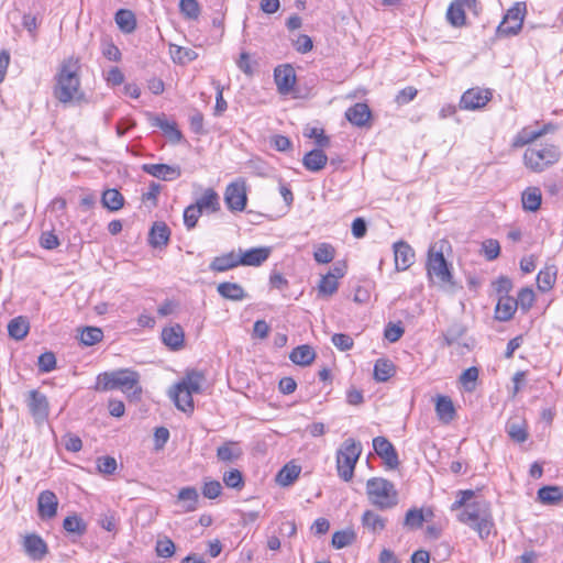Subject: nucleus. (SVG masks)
<instances>
[{"mask_svg":"<svg viewBox=\"0 0 563 563\" xmlns=\"http://www.w3.org/2000/svg\"><path fill=\"white\" fill-rule=\"evenodd\" d=\"M448 241L440 240L430 245L427 260V272L429 277L435 276L443 286H453L452 274L444 258V247Z\"/></svg>","mask_w":563,"mask_h":563,"instance_id":"5","label":"nucleus"},{"mask_svg":"<svg viewBox=\"0 0 563 563\" xmlns=\"http://www.w3.org/2000/svg\"><path fill=\"white\" fill-rule=\"evenodd\" d=\"M27 407L37 422L44 421L48 416V401L44 394L31 390L27 399Z\"/></svg>","mask_w":563,"mask_h":563,"instance_id":"15","label":"nucleus"},{"mask_svg":"<svg viewBox=\"0 0 563 563\" xmlns=\"http://www.w3.org/2000/svg\"><path fill=\"white\" fill-rule=\"evenodd\" d=\"M332 343L341 351H349L353 347V339L349 334L335 333L332 336Z\"/></svg>","mask_w":563,"mask_h":563,"instance_id":"64","label":"nucleus"},{"mask_svg":"<svg viewBox=\"0 0 563 563\" xmlns=\"http://www.w3.org/2000/svg\"><path fill=\"white\" fill-rule=\"evenodd\" d=\"M395 267L397 271L408 269L415 262V251L404 241L394 243Z\"/></svg>","mask_w":563,"mask_h":563,"instance_id":"16","label":"nucleus"},{"mask_svg":"<svg viewBox=\"0 0 563 563\" xmlns=\"http://www.w3.org/2000/svg\"><path fill=\"white\" fill-rule=\"evenodd\" d=\"M178 500L181 501L185 512L195 511L197 509L199 494L195 487H184L178 493Z\"/></svg>","mask_w":563,"mask_h":563,"instance_id":"34","label":"nucleus"},{"mask_svg":"<svg viewBox=\"0 0 563 563\" xmlns=\"http://www.w3.org/2000/svg\"><path fill=\"white\" fill-rule=\"evenodd\" d=\"M556 269L554 266H548L540 271L537 276L538 289L542 292L549 291L555 284Z\"/></svg>","mask_w":563,"mask_h":563,"instance_id":"38","label":"nucleus"},{"mask_svg":"<svg viewBox=\"0 0 563 563\" xmlns=\"http://www.w3.org/2000/svg\"><path fill=\"white\" fill-rule=\"evenodd\" d=\"M179 10L189 20H196L200 14V7L197 0H180Z\"/></svg>","mask_w":563,"mask_h":563,"instance_id":"51","label":"nucleus"},{"mask_svg":"<svg viewBox=\"0 0 563 563\" xmlns=\"http://www.w3.org/2000/svg\"><path fill=\"white\" fill-rule=\"evenodd\" d=\"M478 378V369L477 367H470L465 369L462 375L460 376L461 384L465 387L466 390H473L474 389V383Z\"/></svg>","mask_w":563,"mask_h":563,"instance_id":"59","label":"nucleus"},{"mask_svg":"<svg viewBox=\"0 0 563 563\" xmlns=\"http://www.w3.org/2000/svg\"><path fill=\"white\" fill-rule=\"evenodd\" d=\"M212 85L217 91L214 114L220 115L227 110L228 103L223 98V86L214 79L212 80Z\"/></svg>","mask_w":563,"mask_h":563,"instance_id":"63","label":"nucleus"},{"mask_svg":"<svg viewBox=\"0 0 563 563\" xmlns=\"http://www.w3.org/2000/svg\"><path fill=\"white\" fill-rule=\"evenodd\" d=\"M538 498L542 504H555L563 498L561 489L556 486H545L538 490Z\"/></svg>","mask_w":563,"mask_h":563,"instance_id":"44","label":"nucleus"},{"mask_svg":"<svg viewBox=\"0 0 563 563\" xmlns=\"http://www.w3.org/2000/svg\"><path fill=\"white\" fill-rule=\"evenodd\" d=\"M170 397L174 399L179 410L184 412H191L194 410L192 394L184 387H180L179 384L175 386L174 391H170Z\"/></svg>","mask_w":563,"mask_h":563,"instance_id":"28","label":"nucleus"},{"mask_svg":"<svg viewBox=\"0 0 563 563\" xmlns=\"http://www.w3.org/2000/svg\"><path fill=\"white\" fill-rule=\"evenodd\" d=\"M175 543L169 538L159 539L156 542V553L161 558H170L175 553Z\"/></svg>","mask_w":563,"mask_h":563,"instance_id":"57","label":"nucleus"},{"mask_svg":"<svg viewBox=\"0 0 563 563\" xmlns=\"http://www.w3.org/2000/svg\"><path fill=\"white\" fill-rule=\"evenodd\" d=\"M38 369L48 373L56 367V357L53 352H45L38 356Z\"/></svg>","mask_w":563,"mask_h":563,"instance_id":"61","label":"nucleus"},{"mask_svg":"<svg viewBox=\"0 0 563 563\" xmlns=\"http://www.w3.org/2000/svg\"><path fill=\"white\" fill-rule=\"evenodd\" d=\"M217 291L224 299L233 301H241L246 297L243 287L236 283H220L217 287Z\"/></svg>","mask_w":563,"mask_h":563,"instance_id":"29","label":"nucleus"},{"mask_svg":"<svg viewBox=\"0 0 563 563\" xmlns=\"http://www.w3.org/2000/svg\"><path fill=\"white\" fill-rule=\"evenodd\" d=\"M290 360L298 365H309L316 357L313 349L309 345H300L292 350Z\"/></svg>","mask_w":563,"mask_h":563,"instance_id":"37","label":"nucleus"},{"mask_svg":"<svg viewBox=\"0 0 563 563\" xmlns=\"http://www.w3.org/2000/svg\"><path fill=\"white\" fill-rule=\"evenodd\" d=\"M80 64L77 58L65 59L56 74L54 97L62 103L80 101L84 92L80 89Z\"/></svg>","mask_w":563,"mask_h":563,"instance_id":"1","label":"nucleus"},{"mask_svg":"<svg viewBox=\"0 0 563 563\" xmlns=\"http://www.w3.org/2000/svg\"><path fill=\"white\" fill-rule=\"evenodd\" d=\"M366 493L372 505L379 509H389L397 505V492L389 481L374 477L366 483Z\"/></svg>","mask_w":563,"mask_h":563,"instance_id":"6","label":"nucleus"},{"mask_svg":"<svg viewBox=\"0 0 563 563\" xmlns=\"http://www.w3.org/2000/svg\"><path fill=\"white\" fill-rule=\"evenodd\" d=\"M362 454V444L352 438L343 441L336 451L338 475L344 482H350L354 476L355 465Z\"/></svg>","mask_w":563,"mask_h":563,"instance_id":"4","label":"nucleus"},{"mask_svg":"<svg viewBox=\"0 0 563 563\" xmlns=\"http://www.w3.org/2000/svg\"><path fill=\"white\" fill-rule=\"evenodd\" d=\"M492 99L489 89L471 88L466 90L460 100V108L465 110H477L487 104Z\"/></svg>","mask_w":563,"mask_h":563,"instance_id":"10","label":"nucleus"},{"mask_svg":"<svg viewBox=\"0 0 563 563\" xmlns=\"http://www.w3.org/2000/svg\"><path fill=\"white\" fill-rule=\"evenodd\" d=\"M508 437L516 443H523L528 440V423L523 417L514 416L506 423Z\"/></svg>","mask_w":563,"mask_h":563,"instance_id":"17","label":"nucleus"},{"mask_svg":"<svg viewBox=\"0 0 563 563\" xmlns=\"http://www.w3.org/2000/svg\"><path fill=\"white\" fill-rule=\"evenodd\" d=\"M356 539V534L352 530L336 531L332 536V545L335 549H343L351 545Z\"/></svg>","mask_w":563,"mask_h":563,"instance_id":"48","label":"nucleus"},{"mask_svg":"<svg viewBox=\"0 0 563 563\" xmlns=\"http://www.w3.org/2000/svg\"><path fill=\"white\" fill-rule=\"evenodd\" d=\"M201 213H202V211L195 203L188 206L185 209L184 223L188 230H191L196 227Z\"/></svg>","mask_w":563,"mask_h":563,"instance_id":"55","label":"nucleus"},{"mask_svg":"<svg viewBox=\"0 0 563 563\" xmlns=\"http://www.w3.org/2000/svg\"><path fill=\"white\" fill-rule=\"evenodd\" d=\"M205 377L199 372H190L186 375V377L178 383L180 387H184L185 389L189 390L191 394H199L201 393V385Z\"/></svg>","mask_w":563,"mask_h":563,"instance_id":"42","label":"nucleus"},{"mask_svg":"<svg viewBox=\"0 0 563 563\" xmlns=\"http://www.w3.org/2000/svg\"><path fill=\"white\" fill-rule=\"evenodd\" d=\"M335 255L334 247L331 244L328 243H321L317 245L313 258L317 263L320 264H328L333 261Z\"/></svg>","mask_w":563,"mask_h":563,"instance_id":"46","label":"nucleus"},{"mask_svg":"<svg viewBox=\"0 0 563 563\" xmlns=\"http://www.w3.org/2000/svg\"><path fill=\"white\" fill-rule=\"evenodd\" d=\"M101 202L110 211H118L124 205V197L119 190L111 188L103 191Z\"/></svg>","mask_w":563,"mask_h":563,"instance_id":"36","label":"nucleus"},{"mask_svg":"<svg viewBox=\"0 0 563 563\" xmlns=\"http://www.w3.org/2000/svg\"><path fill=\"white\" fill-rule=\"evenodd\" d=\"M195 205L202 212H216L220 209L219 195L212 188H208L203 191L202 196L196 200Z\"/></svg>","mask_w":563,"mask_h":563,"instance_id":"31","label":"nucleus"},{"mask_svg":"<svg viewBox=\"0 0 563 563\" xmlns=\"http://www.w3.org/2000/svg\"><path fill=\"white\" fill-rule=\"evenodd\" d=\"M162 340L170 350L177 351L184 346L185 332L180 324L166 327L162 331Z\"/></svg>","mask_w":563,"mask_h":563,"instance_id":"20","label":"nucleus"},{"mask_svg":"<svg viewBox=\"0 0 563 563\" xmlns=\"http://www.w3.org/2000/svg\"><path fill=\"white\" fill-rule=\"evenodd\" d=\"M395 373L393 363L388 360L379 358L374 366V378L377 382L388 380Z\"/></svg>","mask_w":563,"mask_h":563,"instance_id":"41","label":"nucleus"},{"mask_svg":"<svg viewBox=\"0 0 563 563\" xmlns=\"http://www.w3.org/2000/svg\"><path fill=\"white\" fill-rule=\"evenodd\" d=\"M328 162V156L322 150H312L308 152L302 158V165L309 172H320L324 168Z\"/></svg>","mask_w":563,"mask_h":563,"instance_id":"26","label":"nucleus"},{"mask_svg":"<svg viewBox=\"0 0 563 563\" xmlns=\"http://www.w3.org/2000/svg\"><path fill=\"white\" fill-rule=\"evenodd\" d=\"M475 493L472 489L459 490L456 500L451 505L452 511H457L464 509L467 505H470L471 500L474 498Z\"/></svg>","mask_w":563,"mask_h":563,"instance_id":"56","label":"nucleus"},{"mask_svg":"<svg viewBox=\"0 0 563 563\" xmlns=\"http://www.w3.org/2000/svg\"><path fill=\"white\" fill-rule=\"evenodd\" d=\"M300 467L292 464H286L277 474L276 481L282 486L291 485L299 476Z\"/></svg>","mask_w":563,"mask_h":563,"instance_id":"40","label":"nucleus"},{"mask_svg":"<svg viewBox=\"0 0 563 563\" xmlns=\"http://www.w3.org/2000/svg\"><path fill=\"white\" fill-rule=\"evenodd\" d=\"M274 79L277 91L280 95H289L296 85V73L291 65H279L274 70Z\"/></svg>","mask_w":563,"mask_h":563,"instance_id":"11","label":"nucleus"},{"mask_svg":"<svg viewBox=\"0 0 563 563\" xmlns=\"http://www.w3.org/2000/svg\"><path fill=\"white\" fill-rule=\"evenodd\" d=\"M242 455V450L236 442L228 441L217 449V457L222 462H234Z\"/></svg>","mask_w":563,"mask_h":563,"instance_id":"33","label":"nucleus"},{"mask_svg":"<svg viewBox=\"0 0 563 563\" xmlns=\"http://www.w3.org/2000/svg\"><path fill=\"white\" fill-rule=\"evenodd\" d=\"M23 549L25 553L35 561L42 560L47 553V545L45 541L34 533L24 537Z\"/></svg>","mask_w":563,"mask_h":563,"instance_id":"19","label":"nucleus"},{"mask_svg":"<svg viewBox=\"0 0 563 563\" xmlns=\"http://www.w3.org/2000/svg\"><path fill=\"white\" fill-rule=\"evenodd\" d=\"M97 468L100 473L111 475L117 470V461L112 456H101L97 460Z\"/></svg>","mask_w":563,"mask_h":563,"instance_id":"62","label":"nucleus"},{"mask_svg":"<svg viewBox=\"0 0 563 563\" xmlns=\"http://www.w3.org/2000/svg\"><path fill=\"white\" fill-rule=\"evenodd\" d=\"M98 388L102 390L120 389L131 401L140 400L142 395L139 373L128 368L100 374Z\"/></svg>","mask_w":563,"mask_h":563,"instance_id":"2","label":"nucleus"},{"mask_svg":"<svg viewBox=\"0 0 563 563\" xmlns=\"http://www.w3.org/2000/svg\"><path fill=\"white\" fill-rule=\"evenodd\" d=\"M534 299L536 296L533 290L526 287L519 291L516 301L518 302V307H520L522 311L527 312L533 306Z\"/></svg>","mask_w":563,"mask_h":563,"instance_id":"53","label":"nucleus"},{"mask_svg":"<svg viewBox=\"0 0 563 563\" xmlns=\"http://www.w3.org/2000/svg\"><path fill=\"white\" fill-rule=\"evenodd\" d=\"M482 249L485 257L488 261H493L498 257L500 253V245L497 240L489 239L482 243Z\"/></svg>","mask_w":563,"mask_h":563,"instance_id":"60","label":"nucleus"},{"mask_svg":"<svg viewBox=\"0 0 563 563\" xmlns=\"http://www.w3.org/2000/svg\"><path fill=\"white\" fill-rule=\"evenodd\" d=\"M518 308V302L515 298L508 295H501L498 299L495 317L499 321L510 320Z\"/></svg>","mask_w":563,"mask_h":563,"instance_id":"24","label":"nucleus"},{"mask_svg":"<svg viewBox=\"0 0 563 563\" xmlns=\"http://www.w3.org/2000/svg\"><path fill=\"white\" fill-rule=\"evenodd\" d=\"M169 228L164 222H155L150 232V243L155 246H164L168 243Z\"/></svg>","mask_w":563,"mask_h":563,"instance_id":"32","label":"nucleus"},{"mask_svg":"<svg viewBox=\"0 0 563 563\" xmlns=\"http://www.w3.org/2000/svg\"><path fill=\"white\" fill-rule=\"evenodd\" d=\"M525 14L526 4L522 2L515 3L505 14L497 32L501 35H516L522 29Z\"/></svg>","mask_w":563,"mask_h":563,"instance_id":"8","label":"nucleus"},{"mask_svg":"<svg viewBox=\"0 0 563 563\" xmlns=\"http://www.w3.org/2000/svg\"><path fill=\"white\" fill-rule=\"evenodd\" d=\"M115 22L125 33H131L135 29V16L130 10H119L115 14Z\"/></svg>","mask_w":563,"mask_h":563,"instance_id":"45","label":"nucleus"},{"mask_svg":"<svg viewBox=\"0 0 563 563\" xmlns=\"http://www.w3.org/2000/svg\"><path fill=\"white\" fill-rule=\"evenodd\" d=\"M373 448L385 464L394 470L399 465L398 454L394 445L385 437H376L373 439Z\"/></svg>","mask_w":563,"mask_h":563,"instance_id":"12","label":"nucleus"},{"mask_svg":"<svg viewBox=\"0 0 563 563\" xmlns=\"http://www.w3.org/2000/svg\"><path fill=\"white\" fill-rule=\"evenodd\" d=\"M152 125L159 128L173 143H179L183 139V134L177 129L176 123L168 121L165 115L154 117L152 119Z\"/></svg>","mask_w":563,"mask_h":563,"instance_id":"25","label":"nucleus"},{"mask_svg":"<svg viewBox=\"0 0 563 563\" xmlns=\"http://www.w3.org/2000/svg\"><path fill=\"white\" fill-rule=\"evenodd\" d=\"M553 126L552 124H545L542 129L539 130H532L531 128L527 126L523 128L518 134L515 136L512 141L514 147H522L526 145L531 144L537 139L541 137L542 135L547 134L549 131H552Z\"/></svg>","mask_w":563,"mask_h":563,"instance_id":"21","label":"nucleus"},{"mask_svg":"<svg viewBox=\"0 0 563 563\" xmlns=\"http://www.w3.org/2000/svg\"><path fill=\"white\" fill-rule=\"evenodd\" d=\"M239 262L242 266H260L271 255V247H254L247 251L239 250Z\"/></svg>","mask_w":563,"mask_h":563,"instance_id":"18","label":"nucleus"},{"mask_svg":"<svg viewBox=\"0 0 563 563\" xmlns=\"http://www.w3.org/2000/svg\"><path fill=\"white\" fill-rule=\"evenodd\" d=\"M303 135L309 139H314L316 144L320 147H327L330 144V139L324 134L322 129L308 126L305 129Z\"/></svg>","mask_w":563,"mask_h":563,"instance_id":"52","label":"nucleus"},{"mask_svg":"<svg viewBox=\"0 0 563 563\" xmlns=\"http://www.w3.org/2000/svg\"><path fill=\"white\" fill-rule=\"evenodd\" d=\"M142 169L144 173L165 181L175 180L181 175V169L177 165L144 164Z\"/></svg>","mask_w":563,"mask_h":563,"instance_id":"14","label":"nucleus"},{"mask_svg":"<svg viewBox=\"0 0 563 563\" xmlns=\"http://www.w3.org/2000/svg\"><path fill=\"white\" fill-rule=\"evenodd\" d=\"M170 56L175 63L187 64L198 57L196 51L177 45L170 46Z\"/></svg>","mask_w":563,"mask_h":563,"instance_id":"43","label":"nucleus"},{"mask_svg":"<svg viewBox=\"0 0 563 563\" xmlns=\"http://www.w3.org/2000/svg\"><path fill=\"white\" fill-rule=\"evenodd\" d=\"M346 119L354 125L363 126L371 118V111L367 104L356 103L345 112Z\"/></svg>","mask_w":563,"mask_h":563,"instance_id":"27","label":"nucleus"},{"mask_svg":"<svg viewBox=\"0 0 563 563\" xmlns=\"http://www.w3.org/2000/svg\"><path fill=\"white\" fill-rule=\"evenodd\" d=\"M223 482L230 488L240 489L244 485L242 473L239 470L225 472L223 475Z\"/></svg>","mask_w":563,"mask_h":563,"instance_id":"58","label":"nucleus"},{"mask_svg":"<svg viewBox=\"0 0 563 563\" xmlns=\"http://www.w3.org/2000/svg\"><path fill=\"white\" fill-rule=\"evenodd\" d=\"M224 202L231 211H243L245 209L247 195L244 181H234L227 186Z\"/></svg>","mask_w":563,"mask_h":563,"instance_id":"9","label":"nucleus"},{"mask_svg":"<svg viewBox=\"0 0 563 563\" xmlns=\"http://www.w3.org/2000/svg\"><path fill=\"white\" fill-rule=\"evenodd\" d=\"M338 288L339 282H336L334 278L323 275L318 285V296L329 298L338 291Z\"/></svg>","mask_w":563,"mask_h":563,"instance_id":"47","label":"nucleus"},{"mask_svg":"<svg viewBox=\"0 0 563 563\" xmlns=\"http://www.w3.org/2000/svg\"><path fill=\"white\" fill-rule=\"evenodd\" d=\"M58 498L52 490H43L37 497V515L42 520L53 519L57 515Z\"/></svg>","mask_w":563,"mask_h":563,"instance_id":"13","label":"nucleus"},{"mask_svg":"<svg viewBox=\"0 0 563 563\" xmlns=\"http://www.w3.org/2000/svg\"><path fill=\"white\" fill-rule=\"evenodd\" d=\"M457 520L477 532L481 539L487 538L494 527L490 506L485 500H476L457 514Z\"/></svg>","mask_w":563,"mask_h":563,"instance_id":"3","label":"nucleus"},{"mask_svg":"<svg viewBox=\"0 0 563 563\" xmlns=\"http://www.w3.org/2000/svg\"><path fill=\"white\" fill-rule=\"evenodd\" d=\"M238 266H240L239 253L235 251H231V252L222 254L220 256H216L211 261L209 268L212 272L223 273V272L230 271L232 268H235Z\"/></svg>","mask_w":563,"mask_h":563,"instance_id":"22","label":"nucleus"},{"mask_svg":"<svg viewBox=\"0 0 563 563\" xmlns=\"http://www.w3.org/2000/svg\"><path fill=\"white\" fill-rule=\"evenodd\" d=\"M63 528L69 533L84 534L86 525L77 515L68 516L64 519Z\"/></svg>","mask_w":563,"mask_h":563,"instance_id":"50","label":"nucleus"},{"mask_svg":"<svg viewBox=\"0 0 563 563\" xmlns=\"http://www.w3.org/2000/svg\"><path fill=\"white\" fill-rule=\"evenodd\" d=\"M361 522L364 529L376 536L386 528L387 519L373 510H366L362 515Z\"/></svg>","mask_w":563,"mask_h":563,"instance_id":"23","label":"nucleus"},{"mask_svg":"<svg viewBox=\"0 0 563 563\" xmlns=\"http://www.w3.org/2000/svg\"><path fill=\"white\" fill-rule=\"evenodd\" d=\"M560 152L555 145H532L529 146L525 154V165L532 172H542L550 165L558 162Z\"/></svg>","mask_w":563,"mask_h":563,"instance_id":"7","label":"nucleus"},{"mask_svg":"<svg viewBox=\"0 0 563 563\" xmlns=\"http://www.w3.org/2000/svg\"><path fill=\"white\" fill-rule=\"evenodd\" d=\"M541 191L539 188H528L522 194V206L525 210L537 211L541 205Z\"/></svg>","mask_w":563,"mask_h":563,"instance_id":"39","label":"nucleus"},{"mask_svg":"<svg viewBox=\"0 0 563 563\" xmlns=\"http://www.w3.org/2000/svg\"><path fill=\"white\" fill-rule=\"evenodd\" d=\"M424 520L426 518L421 509H410L406 514L405 526L411 529H418L422 526Z\"/></svg>","mask_w":563,"mask_h":563,"instance_id":"54","label":"nucleus"},{"mask_svg":"<svg viewBox=\"0 0 563 563\" xmlns=\"http://www.w3.org/2000/svg\"><path fill=\"white\" fill-rule=\"evenodd\" d=\"M30 330V324L26 318L16 317L12 319L8 324V333L14 340L24 339Z\"/></svg>","mask_w":563,"mask_h":563,"instance_id":"35","label":"nucleus"},{"mask_svg":"<svg viewBox=\"0 0 563 563\" xmlns=\"http://www.w3.org/2000/svg\"><path fill=\"white\" fill-rule=\"evenodd\" d=\"M103 338L101 329L87 327L80 333V342L86 346H91L100 342Z\"/></svg>","mask_w":563,"mask_h":563,"instance_id":"49","label":"nucleus"},{"mask_svg":"<svg viewBox=\"0 0 563 563\" xmlns=\"http://www.w3.org/2000/svg\"><path fill=\"white\" fill-rule=\"evenodd\" d=\"M435 411L438 418L444 423L451 422L455 417L453 401L448 396H438L435 401Z\"/></svg>","mask_w":563,"mask_h":563,"instance_id":"30","label":"nucleus"}]
</instances>
